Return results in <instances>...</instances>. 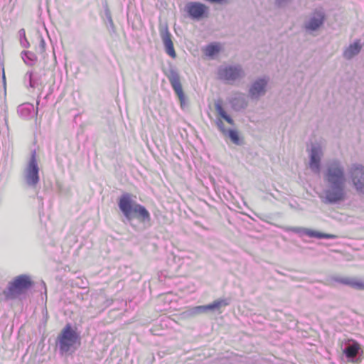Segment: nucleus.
I'll use <instances>...</instances> for the list:
<instances>
[{"label":"nucleus","instance_id":"8","mask_svg":"<svg viewBox=\"0 0 364 364\" xmlns=\"http://www.w3.org/2000/svg\"><path fill=\"white\" fill-rule=\"evenodd\" d=\"M27 183L32 186H36L39 181L38 167L35 154H33L27 168L26 175Z\"/></svg>","mask_w":364,"mask_h":364},{"label":"nucleus","instance_id":"18","mask_svg":"<svg viewBox=\"0 0 364 364\" xmlns=\"http://www.w3.org/2000/svg\"><path fill=\"white\" fill-rule=\"evenodd\" d=\"M215 109L220 117L224 119L228 124L232 125L233 120L232 118L227 114L226 112L223 107L222 102L220 101H217L215 103Z\"/></svg>","mask_w":364,"mask_h":364},{"label":"nucleus","instance_id":"22","mask_svg":"<svg viewBox=\"0 0 364 364\" xmlns=\"http://www.w3.org/2000/svg\"><path fill=\"white\" fill-rule=\"evenodd\" d=\"M193 311L195 313L200 314V313H204L207 312L210 310V305H203V306H198L193 308Z\"/></svg>","mask_w":364,"mask_h":364},{"label":"nucleus","instance_id":"11","mask_svg":"<svg viewBox=\"0 0 364 364\" xmlns=\"http://www.w3.org/2000/svg\"><path fill=\"white\" fill-rule=\"evenodd\" d=\"M324 15L321 11H316L311 18L309 22L306 24V28L309 30L314 31L323 24Z\"/></svg>","mask_w":364,"mask_h":364},{"label":"nucleus","instance_id":"5","mask_svg":"<svg viewBox=\"0 0 364 364\" xmlns=\"http://www.w3.org/2000/svg\"><path fill=\"white\" fill-rule=\"evenodd\" d=\"M350 173L357 191L364 193V167L361 165H355L351 168Z\"/></svg>","mask_w":364,"mask_h":364},{"label":"nucleus","instance_id":"2","mask_svg":"<svg viewBox=\"0 0 364 364\" xmlns=\"http://www.w3.org/2000/svg\"><path fill=\"white\" fill-rule=\"evenodd\" d=\"M118 205L124 217L128 220L132 219L134 215L143 223L151 220L149 212L144 206L134 202L129 193H124L119 198Z\"/></svg>","mask_w":364,"mask_h":364},{"label":"nucleus","instance_id":"15","mask_svg":"<svg viewBox=\"0 0 364 364\" xmlns=\"http://www.w3.org/2000/svg\"><path fill=\"white\" fill-rule=\"evenodd\" d=\"M302 233L309 237H315L318 239H333L336 237V235L333 234L323 233L309 228H304L302 230Z\"/></svg>","mask_w":364,"mask_h":364},{"label":"nucleus","instance_id":"21","mask_svg":"<svg viewBox=\"0 0 364 364\" xmlns=\"http://www.w3.org/2000/svg\"><path fill=\"white\" fill-rule=\"evenodd\" d=\"M229 136L231 139V141L235 144H240V139L238 134V132L235 130H230L229 131Z\"/></svg>","mask_w":364,"mask_h":364},{"label":"nucleus","instance_id":"4","mask_svg":"<svg viewBox=\"0 0 364 364\" xmlns=\"http://www.w3.org/2000/svg\"><path fill=\"white\" fill-rule=\"evenodd\" d=\"M31 286L32 282L28 276L20 275L9 284L3 294L6 300L14 299L25 293Z\"/></svg>","mask_w":364,"mask_h":364},{"label":"nucleus","instance_id":"10","mask_svg":"<svg viewBox=\"0 0 364 364\" xmlns=\"http://www.w3.org/2000/svg\"><path fill=\"white\" fill-rule=\"evenodd\" d=\"M333 280L339 284L349 286L358 290H364V280L356 277H336Z\"/></svg>","mask_w":364,"mask_h":364},{"label":"nucleus","instance_id":"19","mask_svg":"<svg viewBox=\"0 0 364 364\" xmlns=\"http://www.w3.org/2000/svg\"><path fill=\"white\" fill-rule=\"evenodd\" d=\"M221 47L219 43H211L204 48V53L206 55L212 57L218 53Z\"/></svg>","mask_w":364,"mask_h":364},{"label":"nucleus","instance_id":"16","mask_svg":"<svg viewBox=\"0 0 364 364\" xmlns=\"http://www.w3.org/2000/svg\"><path fill=\"white\" fill-rule=\"evenodd\" d=\"M361 45L360 44V41H357L353 44H350L343 52V56L347 59H350L358 53L361 50Z\"/></svg>","mask_w":364,"mask_h":364},{"label":"nucleus","instance_id":"23","mask_svg":"<svg viewBox=\"0 0 364 364\" xmlns=\"http://www.w3.org/2000/svg\"><path fill=\"white\" fill-rule=\"evenodd\" d=\"M218 127H220V129H221V131H222L223 132H225V129H224V128H223V122H222V121H220V122L218 123Z\"/></svg>","mask_w":364,"mask_h":364},{"label":"nucleus","instance_id":"13","mask_svg":"<svg viewBox=\"0 0 364 364\" xmlns=\"http://www.w3.org/2000/svg\"><path fill=\"white\" fill-rule=\"evenodd\" d=\"M267 81L261 79L256 81L250 90V95L252 97H258L263 95L265 92Z\"/></svg>","mask_w":364,"mask_h":364},{"label":"nucleus","instance_id":"20","mask_svg":"<svg viewBox=\"0 0 364 364\" xmlns=\"http://www.w3.org/2000/svg\"><path fill=\"white\" fill-rule=\"evenodd\" d=\"M229 304V302L226 299H217L213 303L210 304V310L213 311L215 309H220L223 306H226Z\"/></svg>","mask_w":364,"mask_h":364},{"label":"nucleus","instance_id":"3","mask_svg":"<svg viewBox=\"0 0 364 364\" xmlns=\"http://www.w3.org/2000/svg\"><path fill=\"white\" fill-rule=\"evenodd\" d=\"M57 342L60 354L64 355L74 353L77 347L80 346L81 338L71 324L68 323L58 336Z\"/></svg>","mask_w":364,"mask_h":364},{"label":"nucleus","instance_id":"12","mask_svg":"<svg viewBox=\"0 0 364 364\" xmlns=\"http://www.w3.org/2000/svg\"><path fill=\"white\" fill-rule=\"evenodd\" d=\"M321 150L319 147H314L311 151L310 167L316 172H318L320 168V157Z\"/></svg>","mask_w":364,"mask_h":364},{"label":"nucleus","instance_id":"9","mask_svg":"<svg viewBox=\"0 0 364 364\" xmlns=\"http://www.w3.org/2000/svg\"><path fill=\"white\" fill-rule=\"evenodd\" d=\"M169 82L176 94L177 97H178L181 106L185 102V95L183 93L182 85L181 83V80L179 75L176 73H172L168 76Z\"/></svg>","mask_w":364,"mask_h":364},{"label":"nucleus","instance_id":"17","mask_svg":"<svg viewBox=\"0 0 364 364\" xmlns=\"http://www.w3.org/2000/svg\"><path fill=\"white\" fill-rule=\"evenodd\" d=\"M360 348V344L356 341H353V344L346 348L343 353L348 358H353L357 356Z\"/></svg>","mask_w":364,"mask_h":364},{"label":"nucleus","instance_id":"1","mask_svg":"<svg viewBox=\"0 0 364 364\" xmlns=\"http://www.w3.org/2000/svg\"><path fill=\"white\" fill-rule=\"evenodd\" d=\"M325 178L330 184V188L325 193L326 200L331 203L344 200L346 178L344 170L338 161H334L328 166Z\"/></svg>","mask_w":364,"mask_h":364},{"label":"nucleus","instance_id":"7","mask_svg":"<svg viewBox=\"0 0 364 364\" xmlns=\"http://www.w3.org/2000/svg\"><path fill=\"white\" fill-rule=\"evenodd\" d=\"M188 14L194 19H200L207 16L208 7L198 2H191L186 5Z\"/></svg>","mask_w":364,"mask_h":364},{"label":"nucleus","instance_id":"14","mask_svg":"<svg viewBox=\"0 0 364 364\" xmlns=\"http://www.w3.org/2000/svg\"><path fill=\"white\" fill-rule=\"evenodd\" d=\"M163 43L164 44L166 52L168 55L171 58H175L176 56L175 49L173 47V43L171 40V35L169 32H166L162 37Z\"/></svg>","mask_w":364,"mask_h":364},{"label":"nucleus","instance_id":"6","mask_svg":"<svg viewBox=\"0 0 364 364\" xmlns=\"http://www.w3.org/2000/svg\"><path fill=\"white\" fill-rule=\"evenodd\" d=\"M242 71L240 67H224L218 70L219 77L228 82L234 81L242 76Z\"/></svg>","mask_w":364,"mask_h":364}]
</instances>
